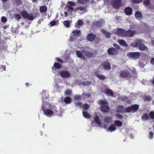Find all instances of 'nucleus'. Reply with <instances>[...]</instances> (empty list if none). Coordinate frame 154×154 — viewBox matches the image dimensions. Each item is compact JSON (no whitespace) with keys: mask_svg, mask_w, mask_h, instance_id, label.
<instances>
[{"mask_svg":"<svg viewBox=\"0 0 154 154\" xmlns=\"http://www.w3.org/2000/svg\"><path fill=\"white\" fill-rule=\"evenodd\" d=\"M94 26H96L98 27H102L103 26V21L100 20L99 21H97L94 22L93 23Z\"/></svg>","mask_w":154,"mask_h":154,"instance_id":"nucleus-19","label":"nucleus"},{"mask_svg":"<svg viewBox=\"0 0 154 154\" xmlns=\"http://www.w3.org/2000/svg\"><path fill=\"white\" fill-rule=\"evenodd\" d=\"M106 38H109L110 37L111 34L110 32H107L105 35Z\"/></svg>","mask_w":154,"mask_h":154,"instance_id":"nucleus-58","label":"nucleus"},{"mask_svg":"<svg viewBox=\"0 0 154 154\" xmlns=\"http://www.w3.org/2000/svg\"><path fill=\"white\" fill-rule=\"evenodd\" d=\"M129 55L131 58L135 59L138 58L140 56L139 52H131Z\"/></svg>","mask_w":154,"mask_h":154,"instance_id":"nucleus-15","label":"nucleus"},{"mask_svg":"<svg viewBox=\"0 0 154 154\" xmlns=\"http://www.w3.org/2000/svg\"><path fill=\"white\" fill-rule=\"evenodd\" d=\"M91 95L90 93L87 94L85 93H83L82 94V96L84 98L87 97H91Z\"/></svg>","mask_w":154,"mask_h":154,"instance_id":"nucleus-37","label":"nucleus"},{"mask_svg":"<svg viewBox=\"0 0 154 154\" xmlns=\"http://www.w3.org/2000/svg\"><path fill=\"white\" fill-rule=\"evenodd\" d=\"M0 68L3 69L4 71L6 70V67L5 66H2L0 67Z\"/></svg>","mask_w":154,"mask_h":154,"instance_id":"nucleus-63","label":"nucleus"},{"mask_svg":"<svg viewBox=\"0 0 154 154\" xmlns=\"http://www.w3.org/2000/svg\"><path fill=\"white\" fill-rule=\"evenodd\" d=\"M139 49L141 51H144V50H148V48L143 43H141H141L139 44Z\"/></svg>","mask_w":154,"mask_h":154,"instance_id":"nucleus-23","label":"nucleus"},{"mask_svg":"<svg viewBox=\"0 0 154 154\" xmlns=\"http://www.w3.org/2000/svg\"><path fill=\"white\" fill-rule=\"evenodd\" d=\"M72 33H73L75 36H80L81 34V31L79 30H73L72 31Z\"/></svg>","mask_w":154,"mask_h":154,"instance_id":"nucleus-32","label":"nucleus"},{"mask_svg":"<svg viewBox=\"0 0 154 154\" xmlns=\"http://www.w3.org/2000/svg\"><path fill=\"white\" fill-rule=\"evenodd\" d=\"M75 105L77 107H82V103L81 102L76 101L75 102Z\"/></svg>","mask_w":154,"mask_h":154,"instance_id":"nucleus-45","label":"nucleus"},{"mask_svg":"<svg viewBox=\"0 0 154 154\" xmlns=\"http://www.w3.org/2000/svg\"><path fill=\"white\" fill-rule=\"evenodd\" d=\"M21 14L25 19H28L29 20H32L34 17L32 14H29L26 10H23L21 11Z\"/></svg>","mask_w":154,"mask_h":154,"instance_id":"nucleus-1","label":"nucleus"},{"mask_svg":"<svg viewBox=\"0 0 154 154\" xmlns=\"http://www.w3.org/2000/svg\"><path fill=\"white\" fill-rule=\"evenodd\" d=\"M50 109H53L56 112H58V111L57 110V108L55 106H53L51 107L50 108Z\"/></svg>","mask_w":154,"mask_h":154,"instance_id":"nucleus-57","label":"nucleus"},{"mask_svg":"<svg viewBox=\"0 0 154 154\" xmlns=\"http://www.w3.org/2000/svg\"><path fill=\"white\" fill-rule=\"evenodd\" d=\"M104 93L107 95L113 96L114 93L113 91L110 89H106L104 91Z\"/></svg>","mask_w":154,"mask_h":154,"instance_id":"nucleus-21","label":"nucleus"},{"mask_svg":"<svg viewBox=\"0 0 154 154\" xmlns=\"http://www.w3.org/2000/svg\"><path fill=\"white\" fill-rule=\"evenodd\" d=\"M141 119L143 120H147L149 119V116L147 113L144 114L142 117Z\"/></svg>","mask_w":154,"mask_h":154,"instance_id":"nucleus-35","label":"nucleus"},{"mask_svg":"<svg viewBox=\"0 0 154 154\" xmlns=\"http://www.w3.org/2000/svg\"><path fill=\"white\" fill-rule=\"evenodd\" d=\"M83 22L81 20H79L76 23L75 26V28H79L83 25Z\"/></svg>","mask_w":154,"mask_h":154,"instance_id":"nucleus-25","label":"nucleus"},{"mask_svg":"<svg viewBox=\"0 0 154 154\" xmlns=\"http://www.w3.org/2000/svg\"><path fill=\"white\" fill-rule=\"evenodd\" d=\"M114 124L115 126L116 125L117 126L120 127L122 125V122L119 120H116L114 122Z\"/></svg>","mask_w":154,"mask_h":154,"instance_id":"nucleus-34","label":"nucleus"},{"mask_svg":"<svg viewBox=\"0 0 154 154\" xmlns=\"http://www.w3.org/2000/svg\"><path fill=\"white\" fill-rule=\"evenodd\" d=\"M117 111L120 113H127L126 108H125V107L122 105H119L117 106Z\"/></svg>","mask_w":154,"mask_h":154,"instance_id":"nucleus-12","label":"nucleus"},{"mask_svg":"<svg viewBox=\"0 0 154 154\" xmlns=\"http://www.w3.org/2000/svg\"><path fill=\"white\" fill-rule=\"evenodd\" d=\"M101 65L105 69L109 70L111 69V66L110 63L108 61H104L103 62Z\"/></svg>","mask_w":154,"mask_h":154,"instance_id":"nucleus-7","label":"nucleus"},{"mask_svg":"<svg viewBox=\"0 0 154 154\" xmlns=\"http://www.w3.org/2000/svg\"><path fill=\"white\" fill-rule=\"evenodd\" d=\"M83 114L84 117L86 118L89 119L91 118V115L89 114L88 112L86 111H83L82 112Z\"/></svg>","mask_w":154,"mask_h":154,"instance_id":"nucleus-33","label":"nucleus"},{"mask_svg":"<svg viewBox=\"0 0 154 154\" xmlns=\"http://www.w3.org/2000/svg\"><path fill=\"white\" fill-rule=\"evenodd\" d=\"M107 52L110 55H115L119 53V51L114 48L111 47L108 49Z\"/></svg>","mask_w":154,"mask_h":154,"instance_id":"nucleus-5","label":"nucleus"},{"mask_svg":"<svg viewBox=\"0 0 154 154\" xmlns=\"http://www.w3.org/2000/svg\"><path fill=\"white\" fill-rule=\"evenodd\" d=\"M86 8L85 7L80 6L78 7L75 9V11H76L78 10H79L80 11H83L85 10Z\"/></svg>","mask_w":154,"mask_h":154,"instance_id":"nucleus-41","label":"nucleus"},{"mask_svg":"<svg viewBox=\"0 0 154 154\" xmlns=\"http://www.w3.org/2000/svg\"><path fill=\"white\" fill-rule=\"evenodd\" d=\"M113 46L115 48H116L117 49L119 50L120 49V46L118 45L117 44H114Z\"/></svg>","mask_w":154,"mask_h":154,"instance_id":"nucleus-60","label":"nucleus"},{"mask_svg":"<svg viewBox=\"0 0 154 154\" xmlns=\"http://www.w3.org/2000/svg\"><path fill=\"white\" fill-rule=\"evenodd\" d=\"M45 106V104H43L42 106V109L44 114L47 116H51L53 114L54 112L51 109H46Z\"/></svg>","mask_w":154,"mask_h":154,"instance_id":"nucleus-3","label":"nucleus"},{"mask_svg":"<svg viewBox=\"0 0 154 154\" xmlns=\"http://www.w3.org/2000/svg\"><path fill=\"white\" fill-rule=\"evenodd\" d=\"M89 1V0H80L79 3L82 5H84Z\"/></svg>","mask_w":154,"mask_h":154,"instance_id":"nucleus-51","label":"nucleus"},{"mask_svg":"<svg viewBox=\"0 0 154 154\" xmlns=\"http://www.w3.org/2000/svg\"><path fill=\"white\" fill-rule=\"evenodd\" d=\"M136 31L135 30H129L125 31V37L130 38L133 37L136 33Z\"/></svg>","mask_w":154,"mask_h":154,"instance_id":"nucleus-6","label":"nucleus"},{"mask_svg":"<svg viewBox=\"0 0 154 154\" xmlns=\"http://www.w3.org/2000/svg\"><path fill=\"white\" fill-rule=\"evenodd\" d=\"M15 1L16 5L17 6H19L22 3L21 0H15Z\"/></svg>","mask_w":154,"mask_h":154,"instance_id":"nucleus-52","label":"nucleus"},{"mask_svg":"<svg viewBox=\"0 0 154 154\" xmlns=\"http://www.w3.org/2000/svg\"><path fill=\"white\" fill-rule=\"evenodd\" d=\"M56 24L57 21L54 20L51 21L48 24V25H50V27H51L52 26H54L56 25Z\"/></svg>","mask_w":154,"mask_h":154,"instance_id":"nucleus-39","label":"nucleus"},{"mask_svg":"<svg viewBox=\"0 0 154 154\" xmlns=\"http://www.w3.org/2000/svg\"><path fill=\"white\" fill-rule=\"evenodd\" d=\"M98 103L100 105H103L106 104L107 103V102L106 101L103 100H100L98 101Z\"/></svg>","mask_w":154,"mask_h":154,"instance_id":"nucleus-48","label":"nucleus"},{"mask_svg":"<svg viewBox=\"0 0 154 154\" xmlns=\"http://www.w3.org/2000/svg\"><path fill=\"white\" fill-rule=\"evenodd\" d=\"M72 91L71 90L67 89L66 91L65 92V94L66 95H69L70 94L72 93Z\"/></svg>","mask_w":154,"mask_h":154,"instance_id":"nucleus-49","label":"nucleus"},{"mask_svg":"<svg viewBox=\"0 0 154 154\" xmlns=\"http://www.w3.org/2000/svg\"><path fill=\"white\" fill-rule=\"evenodd\" d=\"M116 128L115 125L113 124H111L108 128V130L112 132L115 131Z\"/></svg>","mask_w":154,"mask_h":154,"instance_id":"nucleus-28","label":"nucleus"},{"mask_svg":"<svg viewBox=\"0 0 154 154\" xmlns=\"http://www.w3.org/2000/svg\"><path fill=\"white\" fill-rule=\"evenodd\" d=\"M1 20L3 23H5L7 21V19L4 16H2L1 18Z\"/></svg>","mask_w":154,"mask_h":154,"instance_id":"nucleus-53","label":"nucleus"},{"mask_svg":"<svg viewBox=\"0 0 154 154\" xmlns=\"http://www.w3.org/2000/svg\"><path fill=\"white\" fill-rule=\"evenodd\" d=\"M101 32L104 35L107 32V31H106L104 29H103L101 30Z\"/></svg>","mask_w":154,"mask_h":154,"instance_id":"nucleus-62","label":"nucleus"},{"mask_svg":"<svg viewBox=\"0 0 154 154\" xmlns=\"http://www.w3.org/2000/svg\"><path fill=\"white\" fill-rule=\"evenodd\" d=\"M142 0H132V2L134 3H139L141 2Z\"/></svg>","mask_w":154,"mask_h":154,"instance_id":"nucleus-55","label":"nucleus"},{"mask_svg":"<svg viewBox=\"0 0 154 154\" xmlns=\"http://www.w3.org/2000/svg\"><path fill=\"white\" fill-rule=\"evenodd\" d=\"M100 109L102 112H107L109 109V108L108 106L105 105L100 106Z\"/></svg>","mask_w":154,"mask_h":154,"instance_id":"nucleus-20","label":"nucleus"},{"mask_svg":"<svg viewBox=\"0 0 154 154\" xmlns=\"http://www.w3.org/2000/svg\"><path fill=\"white\" fill-rule=\"evenodd\" d=\"M149 116L151 119H154V112L153 111H151L149 114Z\"/></svg>","mask_w":154,"mask_h":154,"instance_id":"nucleus-46","label":"nucleus"},{"mask_svg":"<svg viewBox=\"0 0 154 154\" xmlns=\"http://www.w3.org/2000/svg\"><path fill=\"white\" fill-rule=\"evenodd\" d=\"M124 11L127 15L130 16L132 14L133 10L131 8L128 7L125 8Z\"/></svg>","mask_w":154,"mask_h":154,"instance_id":"nucleus-14","label":"nucleus"},{"mask_svg":"<svg viewBox=\"0 0 154 154\" xmlns=\"http://www.w3.org/2000/svg\"><path fill=\"white\" fill-rule=\"evenodd\" d=\"M135 16L136 19H141L142 18L143 15L141 12L139 11H137L135 14Z\"/></svg>","mask_w":154,"mask_h":154,"instance_id":"nucleus-24","label":"nucleus"},{"mask_svg":"<svg viewBox=\"0 0 154 154\" xmlns=\"http://www.w3.org/2000/svg\"><path fill=\"white\" fill-rule=\"evenodd\" d=\"M82 98L81 96L79 95H75L74 97V98L75 100H80Z\"/></svg>","mask_w":154,"mask_h":154,"instance_id":"nucleus-47","label":"nucleus"},{"mask_svg":"<svg viewBox=\"0 0 154 154\" xmlns=\"http://www.w3.org/2000/svg\"><path fill=\"white\" fill-rule=\"evenodd\" d=\"M150 0H145L143 2V4L145 6H146L149 5L150 4Z\"/></svg>","mask_w":154,"mask_h":154,"instance_id":"nucleus-42","label":"nucleus"},{"mask_svg":"<svg viewBox=\"0 0 154 154\" xmlns=\"http://www.w3.org/2000/svg\"><path fill=\"white\" fill-rule=\"evenodd\" d=\"M76 54L77 57L81 59H82L83 60H86V58L84 55L82 54V52L80 51L77 50L76 51Z\"/></svg>","mask_w":154,"mask_h":154,"instance_id":"nucleus-16","label":"nucleus"},{"mask_svg":"<svg viewBox=\"0 0 154 154\" xmlns=\"http://www.w3.org/2000/svg\"><path fill=\"white\" fill-rule=\"evenodd\" d=\"M83 108L84 110H87L90 108L89 105L87 103H85L83 106Z\"/></svg>","mask_w":154,"mask_h":154,"instance_id":"nucleus-43","label":"nucleus"},{"mask_svg":"<svg viewBox=\"0 0 154 154\" xmlns=\"http://www.w3.org/2000/svg\"><path fill=\"white\" fill-rule=\"evenodd\" d=\"M82 52L88 58H91L92 57L94 56V54L90 51H88L84 50H82Z\"/></svg>","mask_w":154,"mask_h":154,"instance_id":"nucleus-10","label":"nucleus"},{"mask_svg":"<svg viewBox=\"0 0 154 154\" xmlns=\"http://www.w3.org/2000/svg\"><path fill=\"white\" fill-rule=\"evenodd\" d=\"M140 43H141V40L137 39L135 40V42L131 43L130 45L131 46H132L133 47H137L139 45Z\"/></svg>","mask_w":154,"mask_h":154,"instance_id":"nucleus-18","label":"nucleus"},{"mask_svg":"<svg viewBox=\"0 0 154 154\" xmlns=\"http://www.w3.org/2000/svg\"><path fill=\"white\" fill-rule=\"evenodd\" d=\"M94 75L99 79L102 80L105 79L106 78V77L103 75H99L98 74V72L97 71L94 72Z\"/></svg>","mask_w":154,"mask_h":154,"instance_id":"nucleus-17","label":"nucleus"},{"mask_svg":"<svg viewBox=\"0 0 154 154\" xmlns=\"http://www.w3.org/2000/svg\"><path fill=\"white\" fill-rule=\"evenodd\" d=\"M116 33L119 36L125 37V31L123 29L119 28L117 30Z\"/></svg>","mask_w":154,"mask_h":154,"instance_id":"nucleus-11","label":"nucleus"},{"mask_svg":"<svg viewBox=\"0 0 154 154\" xmlns=\"http://www.w3.org/2000/svg\"><path fill=\"white\" fill-rule=\"evenodd\" d=\"M67 7L68 8V10L70 12H72L73 11L74 9L72 6L68 5L67 6Z\"/></svg>","mask_w":154,"mask_h":154,"instance_id":"nucleus-50","label":"nucleus"},{"mask_svg":"<svg viewBox=\"0 0 154 154\" xmlns=\"http://www.w3.org/2000/svg\"><path fill=\"white\" fill-rule=\"evenodd\" d=\"M143 99L145 102L146 101H150L152 100V97L149 95L145 96L143 97Z\"/></svg>","mask_w":154,"mask_h":154,"instance_id":"nucleus-36","label":"nucleus"},{"mask_svg":"<svg viewBox=\"0 0 154 154\" xmlns=\"http://www.w3.org/2000/svg\"><path fill=\"white\" fill-rule=\"evenodd\" d=\"M119 43L122 46L125 47L128 46V45L126 42L123 39H120L118 40Z\"/></svg>","mask_w":154,"mask_h":154,"instance_id":"nucleus-29","label":"nucleus"},{"mask_svg":"<svg viewBox=\"0 0 154 154\" xmlns=\"http://www.w3.org/2000/svg\"><path fill=\"white\" fill-rule=\"evenodd\" d=\"M96 35L92 33H89L87 35V39L90 42L93 41L96 38Z\"/></svg>","mask_w":154,"mask_h":154,"instance_id":"nucleus-13","label":"nucleus"},{"mask_svg":"<svg viewBox=\"0 0 154 154\" xmlns=\"http://www.w3.org/2000/svg\"><path fill=\"white\" fill-rule=\"evenodd\" d=\"M94 120L95 122L97 124H98L99 125H101V123L100 120L99 118V116L96 115L95 117L94 118Z\"/></svg>","mask_w":154,"mask_h":154,"instance_id":"nucleus-31","label":"nucleus"},{"mask_svg":"<svg viewBox=\"0 0 154 154\" xmlns=\"http://www.w3.org/2000/svg\"><path fill=\"white\" fill-rule=\"evenodd\" d=\"M139 105L137 104H134L126 108L127 113L135 112H136L139 109Z\"/></svg>","mask_w":154,"mask_h":154,"instance_id":"nucleus-2","label":"nucleus"},{"mask_svg":"<svg viewBox=\"0 0 154 154\" xmlns=\"http://www.w3.org/2000/svg\"><path fill=\"white\" fill-rule=\"evenodd\" d=\"M72 22L71 20H65L63 21V24L66 27L68 28L69 27Z\"/></svg>","mask_w":154,"mask_h":154,"instance_id":"nucleus-27","label":"nucleus"},{"mask_svg":"<svg viewBox=\"0 0 154 154\" xmlns=\"http://www.w3.org/2000/svg\"><path fill=\"white\" fill-rule=\"evenodd\" d=\"M120 76L122 78H130L131 75L130 72L127 70H124L120 71Z\"/></svg>","mask_w":154,"mask_h":154,"instance_id":"nucleus-4","label":"nucleus"},{"mask_svg":"<svg viewBox=\"0 0 154 154\" xmlns=\"http://www.w3.org/2000/svg\"><path fill=\"white\" fill-rule=\"evenodd\" d=\"M14 16L15 18L17 21L19 20L21 18L20 15L17 14H14Z\"/></svg>","mask_w":154,"mask_h":154,"instance_id":"nucleus-40","label":"nucleus"},{"mask_svg":"<svg viewBox=\"0 0 154 154\" xmlns=\"http://www.w3.org/2000/svg\"><path fill=\"white\" fill-rule=\"evenodd\" d=\"M56 59L57 61L59 63H63V60L61 59L60 58L57 57L56 58Z\"/></svg>","mask_w":154,"mask_h":154,"instance_id":"nucleus-56","label":"nucleus"},{"mask_svg":"<svg viewBox=\"0 0 154 154\" xmlns=\"http://www.w3.org/2000/svg\"><path fill=\"white\" fill-rule=\"evenodd\" d=\"M94 40L95 43L96 44H97L99 43L100 41H102L101 39L99 37H96V38Z\"/></svg>","mask_w":154,"mask_h":154,"instance_id":"nucleus-44","label":"nucleus"},{"mask_svg":"<svg viewBox=\"0 0 154 154\" xmlns=\"http://www.w3.org/2000/svg\"><path fill=\"white\" fill-rule=\"evenodd\" d=\"M64 101L66 104H70L71 102V99L70 97H65Z\"/></svg>","mask_w":154,"mask_h":154,"instance_id":"nucleus-30","label":"nucleus"},{"mask_svg":"<svg viewBox=\"0 0 154 154\" xmlns=\"http://www.w3.org/2000/svg\"><path fill=\"white\" fill-rule=\"evenodd\" d=\"M153 133L151 131L149 133V137L150 139L153 138Z\"/></svg>","mask_w":154,"mask_h":154,"instance_id":"nucleus-54","label":"nucleus"},{"mask_svg":"<svg viewBox=\"0 0 154 154\" xmlns=\"http://www.w3.org/2000/svg\"><path fill=\"white\" fill-rule=\"evenodd\" d=\"M128 98L124 96L122 98V101H125Z\"/></svg>","mask_w":154,"mask_h":154,"instance_id":"nucleus-61","label":"nucleus"},{"mask_svg":"<svg viewBox=\"0 0 154 154\" xmlns=\"http://www.w3.org/2000/svg\"><path fill=\"white\" fill-rule=\"evenodd\" d=\"M151 64L154 65V58H152L150 61Z\"/></svg>","mask_w":154,"mask_h":154,"instance_id":"nucleus-64","label":"nucleus"},{"mask_svg":"<svg viewBox=\"0 0 154 154\" xmlns=\"http://www.w3.org/2000/svg\"><path fill=\"white\" fill-rule=\"evenodd\" d=\"M104 121L105 123L110 124L112 122V118L111 116H106L104 118Z\"/></svg>","mask_w":154,"mask_h":154,"instance_id":"nucleus-22","label":"nucleus"},{"mask_svg":"<svg viewBox=\"0 0 154 154\" xmlns=\"http://www.w3.org/2000/svg\"><path fill=\"white\" fill-rule=\"evenodd\" d=\"M54 66L56 69H59L61 68V66L59 63L55 62L54 63Z\"/></svg>","mask_w":154,"mask_h":154,"instance_id":"nucleus-38","label":"nucleus"},{"mask_svg":"<svg viewBox=\"0 0 154 154\" xmlns=\"http://www.w3.org/2000/svg\"><path fill=\"white\" fill-rule=\"evenodd\" d=\"M39 9L40 12L41 13H46L47 11V8L45 6H41Z\"/></svg>","mask_w":154,"mask_h":154,"instance_id":"nucleus-26","label":"nucleus"},{"mask_svg":"<svg viewBox=\"0 0 154 154\" xmlns=\"http://www.w3.org/2000/svg\"><path fill=\"white\" fill-rule=\"evenodd\" d=\"M60 76L63 78H69L70 77L69 73L66 71H62L60 72Z\"/></svg>","mask_w":154,"mask_h":154,"instance_id":"nucleus-8","label":"nucleus"},{"mask_svg":"<svg viewBox=\"0 0 154 154\" xmlns=\"http://www.w3.org/2000/svg\"><path fill=\"white\" fill-rule=\"evenodd\" d=\"M116 116L119 119H122L123 118V116L121 114H118L116 115Z\"/></svg>","mask_w":154,"mask_h":154,"instance_id":"nucleus-59","label":"nucleus"},{"mask_svg":"<svg viewBox=\"0 0 154 154\" xmlns=\"http://www.w3.org/2000/svg\"><path fill=\"white\" fill-rule=\"evenodd\" d=\"M122 0H114L112 5L115 8H118L121 6Z\"/></svg>","mask_w":154,"mask_h":154,"instance_id":"nucleus-9","label":"nucleus"}]
</instances>
